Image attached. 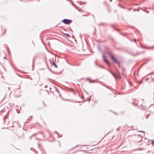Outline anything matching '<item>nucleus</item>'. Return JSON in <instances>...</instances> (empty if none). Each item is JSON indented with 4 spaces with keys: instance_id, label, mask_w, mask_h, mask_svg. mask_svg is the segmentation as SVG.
<instances>
[{
    "instance_id": "7ed1b4c3",
    "label": "nucleus",
    "mask_w": 154,
    "mask_h": 154,
    "mask_svg": "<svg viewBox=\"0 0 154 154\" xmlns=\"http://www.w3.org/2000/svg\"><path fill=\"white\" fill-rule=\"evenodd\" d=\"M63 22L65 24H69V23L71 22V21L70 20L65 19L63 20Z\"/></svg>"
},
{
    "instance_id": "9b49d317",
    "label": "nucleus",
    "mask_w": 154,
    "mask_h": 154,
    "mask_svg": "<svg viewBox=\"0 0 154 154\" xmlns=\"http://www.w3.org/2000/svg\"><path fill=\"white\" fill-rule=\"evenodd\" d=\"M145 12H146L147 13H148V11L146 10L145 9Z\"/></svg>"
},
{
    "instance_id": "dca6fc26",
    "label": "nucleus",
    "mask_w": 154,
    "mask_h": 154,
    "mask_svg": "<svg viewBox=\"0 0 154 154\" xmlns=\"http://www.w3.org/2000/svg\"><path fill=\"white\" fill-rule=\"evenodd\" d=\"M112 0H110V2H111V1H112Z\"/></svg>"
},
{
    "instance_id": "423d86ee",
    "label": "nucleus",
    "mask_w": 154,
    "mask_h": 154,
    "mask_svg": "<svg viewBox=\"0 0 154 154\" xmlns=\"http://www.w3.org/2000/svg\"><path fill=\"white\" fill-rule=\"evenodd\" d=\"M112 74L115 78H118V75L114 73H112Z\"/></svg>"
},
{
    "instance_id": "0eeeda50",
    "label": "nucleus",
    "mask_w": 154,
    "mask_h": 154,
    "mask_svg": "<svg viewBox=\"0 0 154 154\" xmlns=\"http://www.w3.org/2000/svg\"><path fill=\"white\" fill-rule=\"evenodd\" d=\"M52 65L54 66V67L56 68H57V66L56 65V64H55V63H54V61L53 60V62L52 63Z\"/></svg>"
},
{
    "instance_id": "ddd939ff",
    "label": "nucleus",
    "mask_w": 154,
    "mask_h": 154,
    "mask_svg": "<svg viewBox=\"0 0 154 154\" xmlns=\"http://www.w3.org/2000/svg\"><path fill=\"white\" fill-rule=\"evenodd\" d=\"M149 116V115H148L146 117V118H147Z\"/></svg>"
},
{
    "instance_id": "f03ea898",
    "label": "nucleus",
    "mask_w": 154,
    "mask_h": 154,
    "mask_svg": "<svg viewBox=\"0 0 154 154\" xmlns=\"http://www.w3.org/2000/svg\"><path fill=\"white\" fill-rule=\"evenodd\" d=\"M110 56L111 57V59L116 63H118L119 65V63L117 60L116 59L115 57L114 56L111 54H110Z\"/></svg>"
},
{
    "instance_id": "39448f33",
    "label": "nucleus",
    "mask_w": 154,
    "mask_h": 154,
    "mask_svg": "<svg viewBox=\"0 0 154 154\" xmlns=\"http://www.w3.org/2000/svg\"><path fill=\"white\" fill-rule=\"evenodd\" d=\"M90 150V149L89 148H88V147H86V148H85V149L80 150V151L83 152H85V151H88V150Z\"/></svg>"
},
{
    "instance_id": "6e6552de",
    "label": "nucleus",
    "mask_w": 154,
    "mask_h": 154,
    "mask_svg": "<svg viewBox=\"0 0 154 154\" xmlns=\"http://www.w3.org/2000/svg\"><path fill=\"white\" fill-rule=\"evenodd\" d=\"M100 142V141H99L96 142L95 143H94V144L93 145H92V146H94L98 144Z\"/></svg>"
},
{
    "instance_id": "1a4fd4ad",
    "label": "nucleus",
    "mask_w": 154,
    "mask_h": 154,
    "mask_svg": "<svg viewBox=\"0 0 154 154\" xmlns=\"http://www.w3.org/2000/svg\"><path fill=\"white\" fill-rule=\"evenodd\" d=\"M67 37H70V35L68 34V33H66L65 34Z\"/></svg>"
},
{
    "instance_id": "2eb2a0df",
    "label": "nucleus",
    "mask_w": 154,
    "mask_h": 154,
    "mask_svg": "<svg viewBox=\"0 0 154 154\" xmlns=\"http://www.w3.org/2000/svg\"><path fill=\"white\" fill-rule=\"evenodd\" d=\"M146 81H147V79H146Z\"/></svg>"
},
{
    "instance_id": "f8f14e48",
    "label": "nucleus",
    "mask_w": 154,
    "mask_h": 154,
    "mask_svg": "<svg viewBox=\"0 0 154 154\" xmlns=\"http://www.w3.org/2000/svg\"><path fill=\"white\" fill-rule=\"evenodd\" d=\"M145 140H146L148 142V140H147V139H146V138H145Z\"/></svg>"
},
{
    "instance_id": "9d476101",
    "label": "nucleus",
    "mask_w": 154,
    "mask_h": 154,
    "mask_svg": "<svg viewBox=\"0 0 154 154\" xmlns=\"http://www.w3.org/2000/svg\"><path fill=\"white\" fill-rule=\"evenodd\" d=\"M154 140H152V145L154 144Z\"/></svg>"
},
{
    "instance_id": "4468645a",
    "label": "nucleus",
    "mask_w": 154,
    "mask_h": 154,
    "mask_svg": "<svg viewBox=\"0 0 154 154\" xmlns=\"http://www.w3.org/2000/svg\"><path fill=\"white\" fill-rule=\"evenodd\" d=\"M145 48H146L145 47Z\"/></svg>"
},
{
    "instance_id": "f257e3e1",
    "label": "nucleus",
    "mask_w": 154,
    "mask_h": 154,
    "mask_svg": "<svg viewBox=\"0 0 154 154\" xmlns=\"http://www.w3.org/2000/svg\"><path fill=\"white\" fill-rule=\"evenodd\" d=\"M110 56L111 57V59L116 63H118L119 65V63L117 60L116 59L115 57L114 56L111 54H110Z\"/></svg>"
},
{
    "instance_id": "20e7f679",
    "label": "nucleus",
    "mask_w": 154,
    "mask_h": 154,
    "mask_svg": "<svg viewBox=\"0 0 154 154\" xmlns=\"http://www.w3.org/2000/svg\"><path fill=\"white\" fill-rule=\"evenodd\" d=\"M103 59L104 60V61L109 66V63L108 61L106 59V57L104 56H103Z\"/></svg>"
}]
</instances>
